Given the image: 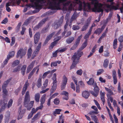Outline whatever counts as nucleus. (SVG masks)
Segmentation results:
<instances>
[{"label": "nucleus", "instance_id": "12", "mask_svg": "<svg viewBox=\"0 0 123 123\" xmlns=\"http://www.w3.org/2000/svg\"><path fill=\"white\" fill-rule=\"evenodd\" d=\"M68 79L65 75L63 76L62 82L61 86V90H63L65 88L68 81Z\"/></svg>", "mask_w": 123, "mask_h": 123}, {"label": "nucleus", "instance_id": "41", "mask_svg": "<svg viewBox=\"0 0 123 123\" xmlns=\"http://www.w3.org/2000/svg\"><path fill=\"white\" fill-rule=\"evenodd\" d=\"M32 18V17H31L29 18L25 21L24 24V25H27L29 23L30 21Z\"/></svg>", "mask_w": 123, "mask_h": 123}, {"label": "nucleus", "instance_id": "33", "mask_svg": "<svg viewBox=\"0 0 123 123\" xmlns=\"http://www.w3.org/2000/svg\"><path fill=\"white\" fill-rule=\"evenodd\" d=\"M81 37L82 35H81L76 40L74 44L77 46L79 44L80 41Z\"/></svg>", "mask_w": 123, "mask_h": 123}, {"label": "nucleus", "instance_id": "42", "mask_svg": "<svg viewBox=\"0 0 123 123\" xmlns=\"http://www.w3.org/2000/svg\"><path fill=\"white\" fill-rule=\"evenodd\" d=\"M10 115V112L9 111H7L6 112V115H5V117L7 118L6 119H5L6 123H8V118L9 117Z\"/></svg>", "mask_w": 123, "mask_h": 123}, {"label": "nucleus", "instance_id": "40", "mask_svg": "<svg viewBox=\"0 0 123 123\" xmlns=\"http://www.w3.org/2000/svg\"><path fill=\"white\" fill-rule=\"evenodd\" d=\"M24 99L30 100V96L29 91H27L26 92Z\"/></svg>", "mask_w": 123, "mask_h": 123}, {"label": "nucleus", "instance_id": "26", "mask_svg": "<svg viewBox=\"0 0 123 123\" xmlns=\"http://www.w3.org/2000/svg\"><path fill=\"white\" fill-rule=\"evenodd\" d=\"M42 75H40L37 82V86L38 87H40L42 86Z\"/></svg>", "mask_w": 123, "mask_h": 123}, {"label": "nucleus", "instance_id": "53", "mask_svg": "<svg viewBox=\"0 0 123 123\" xmlns=\"http://www.w3.org/2000/svg\"><path fill=\"white\" fill-rule=\"evenodd\" d=\"M91 32L88 31V32L85 36L84 37V39H86V40H87V39L88 38L89 36L91 35Z\"/></svg>", "mask_w": 123, "mask_h": 123}, {"label": "nucleus", "instance_id": "54", "mask_svg": "<svg viewBox=\"0 0 123 123\" xmlns=\"http://www.w3.org/2000/svg\"><path fill=\"white\" fill-rule=\"evenodd\" d=\"M32 52V50L31 48H30L28 50L27 55L28 56V57H30L31 55Z\"/></svg>", "mask_w": 123, "mask_h": 123}, {"label": "nucleus", "instance_id": "9", "mask_svg": "<svg viewBox=\"0 0 123 123\" xmlns=\"http://www.w3.org/2000/svg\"><path fill=\"white\" fill-rule=\"evenodd\" d=\"M22 106L21 105L19 107L18 113L19 115L18 117V119L19 120L21 119L23 116L24 114L25 113V109H22Z\"/></svg>", "mask_w": 123, "mask_h": 123}, {"label": "nucleus", "instance_id": "62", "mask_svg": "<svg viewBox=\"0 0 123 123\" xmlns=\"http://www.w3.org/2000/svg\"><path fill=\"white\" fill-rule=\"evenodd\" d=\"M98 112L97 111H90L89 114L90 115H92L95 114H98Z\"/></svg>", "mask_w": 123, "mask_h": 123}, {"label": "nucleus", "instance_id": "43", "mask_svg": "<svg viewBox=\"0 0 123 123\" xmlns=\"http://www.w3.org/2000/svg\"><path fill=\"white\" fill-rule=\"evenodd\" d=\"M20 62L19 60H16L12 64V67H14L18 65L19 63Z\"/></svg>", "mask_w": 123, "mask_h": 123}, {"label": "nucleus", "instance_id": "17", "mask_svg": "<svg viewBox=\"0 0 123 123\" xmlns=\"http://www.w3.org/2000/svg\"><path fill=\"white\" fill-rule=\"evenodd\" d=\"M78 16V14L76 11H74L73 14L72 15L71 19L69 20V23L71 24L72 22L74 20H76Z\"/></svg>", "mask_w": 123, "mask_h": 123}, {"label": "nucleus", "instance_id": "50", "mask_svg": "<svg viewBox=\"0 0 123 123\" xmlns=\"http://www.w3.org/2000/svg\"><path fill=\"white\" fill-rule=\"evenodd\" d=\"M61 111V110L60 109H57L55 110V111L53 113L54 114V115L56 116L55 114H60V112Z\"/></svg>", "mask_w": 123, "mask_h": 123}, {"label": "nucleus", "instance_id": "64", "mask_svg": "<svg viewBox=\"0 0 123 123\" xmlns=\"http://www.w3.org/2000/svg\"><path fill=\"white\" fill-rule=\"evenodd\" d=\"M118 40L120 43L123 42V34L119 37Z\"/></svg>", "mask_w": 123, "mask_h": 123}, {"label": "nucleus", "instance_id": "7", "mask_svg": "<svg viewBox=\"0 0 123 123\" xmlns=\"http://www.w3.org/2000/svg\"><path fill=\"white\" fill-rule=\"evenodd\" d=\"M63 19L64 17L63 16H62L58 21L55 23L53 26L54 29H56L61 26L63 22Z\"/></svg>", "mask_w": 123, "mask_h": 123}, {"label": "nucleus", "instance_id": "10", "mask_svg": "<svg viewBox=\"0 0 123 123\" xmlns=\"http://www.w3.org/2000/svg\"><path fill=\"white\" fill-rule=\"evenodd\" d=\"M26 53V52L25 50L23 48H20L17 53L16 57L18 58L20 56V58H21L23 56H24Z\"/></svg>", "mask_w": 123, "mask_h": 123}, {"label": "nucleus", "instance_id": "55", "mask_svg": "<svg viewBox=\"0 0 123 123\" xmlns=\"http://www.w3.org/2000/svg\"><path fill=\"white\" fill-rule=\"evenodd\" d=\"M48 26H46L45 28H43L41 31L42 33H45L47 32L48 31Z\"/></svg>", "mask_w": 123, "mask_h": 123}, {"label": "nucleus", "instance_id": "13", "mask_svg": "<svg viewBox=\"0 0 123 123\" xmlns=\"http://www.w3.org/2000/svg\"><path fill=\"white\" fill-rule=\"evenodd\" d=\"M119 6L117 5V6H111L110 5H108L107 6V9H105V10L107 12H108L109 11L112 9H114L116 10L118 9V7Z\"/></svg>", "mask_w": 123, "mask_h": 123}, {"label": "nucleus", "instance_id": "2", "mask_svg": "<svg viewBox=\"0 0 123 123\" xmlns=\"http://www.w3.org/2000/svg\"><path fill=\"white\" fill-rule=\"evenodd\" d=\"M63 1L61 2L63 4V6L62 10L64 13H66V11L68 10L69 11L67 13L65 19H66L69 20V15L70 13V12L72 10V4L70 3V1H67L66 0H63Z\"/></svg>", "mask_w": 123, "mask_h": 123}, {"label": "nucleus", "instance_id": "25", "mask_svg": "<svg viewBox=\"0 0 123 123\" xmlns=\"http://www.w3.org/2000/svg\"><path fill=\"white\" fill-rule=\"evenodd\" d=\"M100 94L101 99L102 101L103 102V104L104 105L105 102V93L104 92H102V91H101L100 92Z\"/></svg>", "mask_w": 123, "mask_h": 123}, {"label": "nucleus", "instance_id": "15", "mask_svg": "<svg viewBox=\"0 0 123 123\" xmlns=\"http://www.w3.org/2000/svg\"><path fill=\"white\" fill-rule=\"evenodd\" d=\"M40 33L39 32H37L34 36V40L35 44L37 43L40 39Z\"/></svg>", "mask_w": 123, "mask_h": 123}, {"label": "nucleus", "instance_id": "22", "mask_svg": "<svg viewBox=\"0 0 123 123\" xmlns=\"http://www.w3.org/2000/svg\"><path fill=\"white\" fill-rule=\"evenodd\" d=\"M82 95L84 98L87 99L90 96V93L88 91H85L82 92Z\"/></svg>", "mask_w": 123, "mask_h": 123}, {"label": "nucleus", "instance_id": "44", "mask_svg": "<svg viewBox=\"0 0 123 123\" xmlns=\"http://www.w3.org/2000/svg\"><path fill=\"white\" fill-rule=\"evenodd\" d=\"M48 79H46L45 80L43 84V86L42 87V89H44L48 85Z\"/></svg>", "mask_w": 123, "mask_h": 123}, {"label": "nucleus", "instance_id": "56", "mask_svg": "<svg viewBox=\"0 0 123 123\" xmlns=\"http://www.w3.org/2000/svg\"><path fill=\"white\" fill-rule=\"evenodd\" d=\"M69 21H70L69 20H67L66 23L64 27V30H65L67 31V28L68 25V23L69 22Z\"/></svg>", "mask_w": 123, "mask_h": 123}, {"label": "nucleus", "instance_id": "18", "mask_svg": "<svg viewBox=\"0 0 123 123\" xmlns=\"http://www.w3.org/2000/svg\"><path fill=\"white\" fill-rule=\"evenodd\" d=\"M80 58L77 56V53H74V55H73L71 58V59L73 62L77 63L79 62Z\"/></svg>", "mask_w": 123, "mask_h": 123}, {"label": "nucleus", "instance_id": "46", "mask_svg": "<svg viewBox=\"0 0 123 123\" xmlns=\"http://www.w3.org/2000/svg\"><path fill=\"white\" fill-rule=\"evenodd\" d=\"M20 66H18L14 69L13 71V72L16 73L19 71L20 70Z\"/></svg>", "mask_w": 123, "mask_h": 123}, {"label": "nucleus", "instance_id": "38", "mask_svg": "<svg viewBox=\"0 0 123 123\" xmlns=\"http://www.w3.org/2000/svg\"><path fill=\"white\" fill-rule=\"evenodd\" d=\"M45 100V95H43L41 97L40 99V102L41 104H44Z\"/></svg>", "mask_w": 123, "mask_h": 123}, {"label": "nucleus", "instance_id": "5", "mask_svg": "<svg viewBox=\"0 0 123 123\" xmlns=\"http://www.w3.org/2000/svg\"><path fill=\"white\" fill-rule=\"evenodd\" d=\"M92 10L95 12H101L102 15L103 11V5L101 4L95 3L94 5V7L92 9Z\"/></svg>", "mask_w": 123, "mask_h": 123}, {"label": "nucleus", "instance_id": "19", "mask_svg": "<svg viewBox=\"0 0 123 123\" xmlns=\"http://www.w3.org/2000/svg\"><path fill=\"white\" fill-rule=\"evenodd\" d=\"M29 83H28V81L27 80L25 82L24 86L23 87L22 93L23 95L25 94L27 87L29 86Z\"/></svg>", "mask_w": 123, "mask_h": 123}, {"label": "nucleus", "instance_id": "34", "mask_svg": "<svg viewBox=\"0 0 123 123\" xmlns=\"http://www.w3.org/2000/svg\"><path fill=\"white\" fill-rule=\"evenodd\" d=\"M40 95L39 93H37L35 94V99L36 101L38 102L39 101Z\"/></svg>", "mask_w": 123, "mask_h": 123}, {"label": "nucleus", "instance_id": "59", "mask_svg": "<svg viewBox=\"0 0 123 123\" xmlns=\"http://www.w3.org/2000/svg\"><path fill=\"white\" fill-rule=\"evenodd\" d=\"M13 102V101L12 99H11L9 101L7 107L8 108H9L12 105V103Z\"/></svg>", "mask_w": 123, "mask_h": 123}, {"label": "nucleus", "instance_id": "30", "mask_svg": "<svg viewBox=\"0 0 123 123\" xmlns=\"http://www.w3.org/2000/svg\"><path fill=\"white\" fill-rule=\"evenodd\" d=\"M26 68V66L25 65H24L21 69V72L23 76L25 75Z\"/></svg>", "mask_w": 123, "mask_h": 123}, {"label": "nucleus", "instance_id": "60", "mask_svg": "<svg viewBox=\"0 0 123 123\" xmlns=\"http://www.w3.org/2000/svg\"><path fill=\"white\" fill-rule=\"evenodd\" d=\"M62 95H64L66 96H68V93L66 91H63L61 93Z\"/></svg>", "mask_w": 123, "mask_h": 123}, {"label": "nucleus", "instance_id": "52", "mask_svg": "<svg viewBox=\"0 0 123 123\" xmlns=\"http://www.w3.org/2000/svg\"><path fill=\"white\" fill-rule=\"evenodd\" d=\"M80 28V27L78 25H74L73 26L72 29L74 30H78Z\"/></svg>", "mask_w": 123, "mask_h": 123}, {"label": "nucleus", "instance_id": "11", "mask_svg": "<svg viewBox=\"0 0 123 123\" xmlns=\"http://www.w3.org/2000/svg\"><path fill=\"white\" fill-rule=\"evenodd\" d=\"M48 19L47 18H46L42 19L39 23L36 25L33 29L34 30H36L41 27L45 23Z\"/></svg>", "mask_w": 123, "mask_h": 123}, {"label": "nucleus", "instance_id": "1", "mask_svg": "<svg viewBox=\"0 0 123 123\" xmlns=\"http://www.w3.org/2000/svg\"><path fill=\"white\" fill-rule=\"evenodd\" d=\"M47 2L45 3L44 5H48L49 8L51 9L43 15L44 16L51 15L56 12V10L59 8L60 3L63 1V0H47Z\"/></svg>", "mask_w": 123, "mask_h": 123}, {"label": "nucleus", "instance_id": "58", "mask_svg": "<svg viewBox=\"0 0 123 123\" xmlns=\"http://www.w3.org/2000/svg\"><path fill=\"white\" fill-rule=\"evenodd\" d=\"M60 102L59 99L58 98H55L54 100V104L56 105H58L59 104Z\"/></svg>", "mask_w": 123, "mask_h": 123}, {"label": "nucleus", "instance_id": "45", "mask_svg": "<svg viewBox=\"0 0 123 123\" xmlns=\"http://www.w3.org/2000/svg\"><path fill=\"white\" fill-rule=\"evenodd\" d=\"M117 39H115L114 40L113 44V48L115 49L117 47Z\"/></svg>", "mask_w": 123, "mask_h": 123}, {"label": "nucleus", "instance_id": "23", "mask_svg": "<svg viewBox=\"0 0 123 123\" xmlns=\"http://www.w3.org/2000/svg\"><path fill=\"white\" fill-rule=\"evenodd\" d=\"M39 67V66H37L36 67L34 68L30 73L28 76V79H30L32 76L34 72L36 71V70L37 69V68Z\"/></svg>", "mask_w": 123, "mask_h": 123}, {"label": "nucleus", "instance_id": "8", "mask_svg": "<svg viewBox=\"0 0 123 123\" xmlns=\"http://www.w3.org/2000/svg\"><path fill=\"white\" fill-rule=\"evenodd\" d=\"M95 85V86H93L94 87V88L93 89L94 92L92 91H90V93L94 96L95 97H96L98 94L99 88L97 86V84Z\"/></svg>", "mask_w": 123, "mask_h": 123}, {"label": "nucleus", "instance_id": "51", "mask_svg": "<svg viewBox=\"0 0 123 123\" xmlns=\"http://www.w3.org/2000/svg\"><path fill=\"white\" fill-rule=\"evenodd\" d=\"M14 51H12L10 52L9 54L7 56H9V57L10 58L14 56Z\"/></svg>", "mask_w": 123, "mask_h": 123}, {"label": "nucleus", "instance_id": "14", "mask_svg": "<svg viewBox=\"0 0 123 123\" xmlns=\"http://www.w3.org/2000/svg\"><path fill=\"white\" fill-rule=\"evenodd\" d=\"M90 23V19L89 18L87 19L86 23L84 26L82 27L81 30V31H83L86 30L88 27Z\"/></svg>", "mask_w": 123, "mask_h": 123}, {"label": "nucleus", "instance_id": "47", "mask_svg": "<svg viewBox=\"0 0 123 123\" xmlns=\"http://www.w3.org/2000/svg\"><path fill=\"white\" fill-rule=\"evenodd\" d=\"M67 49V48L66 47L62 49L61 48H60L57 49V51H58V52H60V53H62L65 51Z\"/></svg>", "mask_w": 123, "mask_h": 123}, {"label": "nucleus", "instance_id": "6", "mask_svg": "<svg viewBox=\"0 0 123 123\" xmlns=\"http://www.w3.org/2000/svg\"><path fill=\"white\" fill-rule=\"evenodd\" d=\"M30 101V100L24 99L23 102L24 106L27 108V110H30L33 107L34 103V101H31L29 104Z\"/></svg>", "mask_w": 123, "mask_h": 123}, {"label": "nucleus", "instance_id": "28", "mask_svg": "<svg viewBox=\"0 0 123 123\" xmlns=\"http://www.w3.org/2000/svg\"><path fill=\"white\" fill-rule=\"evenodd\" d=\"M74 37H70L66 40V42L67 43L69 44L71 43L74 40Z\"/></svg>", "mask_w": 123, "mask_h": 123}, {"label": "nucleus", "instance_id": "49", "mask_svg": "<svg viewBox=\"0 0 123 123\" xmlns=\"http://www.w3.org/2000/svg\"><path fill=\"white\" fill-rule=\"evenodd\" d=\"M102 32V31L101 30V29L100 28H98L95 31L94 33H95L96 34H99Z\"/></svg>", "mask_w": 123, "mask_h": 123}, {"label": "nucleus", "instance_id": "35", "mask_svg": "<svg viewBox=\"0 0 123 123\" xmlns=\"http://www.w3.org/2000/svg\"><path fill=\"white\" fill-rule=\"evenodd\" d=\"M57 41L55 40L53 42H52L50 46L49 47V49L51 50L53 49V47L57 44Z\"/></svg>", "mask_w": 123, "mask_h": 123}, {"label": "nucleus", "instance_id": "24", "mask_svg": "<svg viewBox=\"0 0 123 123\" xmlns=\"http://www.w3.org/2000/svg\"><path fill=\"white\" fill-rule=\"evenodd\" d=\"M94 79L93 78H91L87 82V83L88 84L92 85L93 86H95V85L97 84L96 83L94 82Z\"/></svg>", "mask_w": 123, "mask_h": 123}, {"label": "nucleus", "instance_id": "16", "mask_svg": "<svg viewBox=\"0 0 123 123\" xmlns=\"http://www.w3.org/2000/svg\"><path fill=\"white\" fill-rule=\"evenodd\" d=\"M1 104V108L0 111H1L3 110H4L6 107V105L7 104V99H5L3 100L2 101Z\"/></svg>", "mask_w": 123, "mask_h": 123}, {"label": "nucleus", "instance_id": "20", "mask_svg": "<svg viewBox=\"0 0 123 123\" xmlns=\"http://www.w3.org/2000/svg\"><path fill=\"white\" fill-rule=\"evenodd\" d=\"M55 33V32H53L52 33L50 34L45 39L44 42V45L46 44L48 42V41L51 38L53 35Z\"/></svg>", "mask_w": 123, "mask_h": 123}, {"label": "nucleus", "instance_id": "36", "mask_svg": "<svg viewBox=\"0 0 123 123\" xmlns=\"http://www.w3.org/2000/svg\"><path fill=\"white\" fill-rule=\"evenodd\" d=\"M109 61L108 59H105L103 63V67L105 68H107L108 65Z\"/></svg>", "mask_w": 123, "mask_h": 123}, {"label": "nucleus", "instance_id": "3", "mask_svg": "<svg viewBox=\"0 0 123 123\" xmlns=\"http://www.w3.org/2000/svg\"><path fill=\"white\" fill-rule=\"evenodd\" d=\"M47 0H31L33 3L31 6L36 9L34 11L35 13L38 12L42 5V4L47 2Z\"/></svg>", "mask_w": 123, "mask_h": 123}, {"label": "nucleus", "instance_id": "29", "mask_svg": "<svg viewBox=\"0 0 123 123\" xmlns=\"http://www.w3.org/2000/svg\"><path fill=\"white\" fill-rule=\"evenodd\" d=\"M87 40H86L82 45L81 47L79 48V50H82L85 48L87 45Z\"/></svg>", "mask_w": 123, "mask_h": 123}, {"label": "nucleus", "instance_id": "27", "mask_svg": "<svg viewBox=\"0 0 123 123\" xmlns=\"http://www.w3.org/2000/svg\"><path fill=\"white\" fill-rule=\"evenodd\" d=\"M40 112H39L36 114L32 118V120L33 122L37 120L39 118V116L40 115Z\"/></svg>", "mask_w": 123, "mask_h": 123}, {"label": "nucleus", "instance_id": "39", "mask_svg": "<svg viewBox=\"0 0 123 123\" xmlns=\"http://www.w3.org/2000/svg\"><path fill=\"white\" fill-rule=\"evenodd\" d=\"M10 3L9 2L7 3L6 5V9L8 12H10L11 11L10 8L9 7V6H10Z\"/></svg>", "mask_w": 123, "mask_h": 123}, {"label": "nucleus", "instance_id": "31", "mask_svg": "<svg viewBox=\"0 0 123 123\" xmlns=\"http://www.w3.org/2000/svg\"><path fill=\"white\" fill-rule=\"evenodd\" d=\"M91 117L92 119L95 122V123H99L98 122V119L96 116H91Z\"/></svg>", "mask_w": 123, "mask_h": 123}, {"label": "nucleus", "instance_id": "48", "mask_svg": "<svg viewBox=\"0 0 123 123\" xmlns=\"http://www.w3.org/2000/svg\"><path fill=\"white\" fill-rule=\"evenodd\" d=\"M56 85H53L52 86L51 89V93H53L55 91L56 89Z\"/></svg>", "mask_w": 123, "mask_h": 123}, {"label": "nucleus", "instance_id": "57", "mask_svg": "<svg viewBox=\"0 0 123 123\" xmlns=\"http://www.w3.org/2000/svg\"><path fill=\"white\" fill-rule=\"evenodd\" d=\"M41 44L42 43L41 42H40L38 44V45L37 46V48L36 49V50H38L39 51V50L40 49L41 47Z\"/></svg>", "mask_w": 123, "mask_h": 123}, {"label": "nucleus", "instance_id": "32", "mask_svg": "<svg viewBox=\"0 0 123 123\" xmlns=\"http://www.w3.org/2000/svg\"><path fill=\"white\" fill-rule=\"evenodd\" d=\"M105 90L107 92L109 93L108 94L110 95L111 96V95H114V93L111 90L106 87H105Z\"/></svg>", "mask_w": 123, "mask_h": 123}, {"label": "nucleus", "instance_id": "37", "mask_svg": "<svg viewBox=\"0 0 123 123\" xmlns=\"http://www.w3.org/2000/svg\"><path fill=\"white\" fill-rule=\"evenodd\" d=\"M82 50H79V49L77 51V56H78L80 58V57L83 54L82 52L81 51Z\"/></svg>", "mask_w": 123, "mask_h": 123}, {"label": "nucleus", "instance_id": "21", "mask_svg": "<svg viewBox=\"0 0 123 123\" xmlns=\"http://www.w3.org/2000/svg\"><path fill=\"white\" fill-rule=\"evenodd\" d=\"M35 61H33L27 67L26 71L27 73H29L33 67Z\"/></svg>", "mask_w": 123, "mask_h": 123}, {"label": "nucleus", "instance_id": "63", "mask_svg": "<svg viewBox=\"0 0 123 123\" xmlns=\"http://www.w3.org/2000/svg\"><path fill=\"white\" fill-rule=\"evenodd\" d=\"M104 70L103 69L99 70L97 72V75H99L102 73L104 72Z\"/></svg>", "mask_w": 123, "mask_h": 123}, {"label": "nucleus", "instance_id": "61", "mask_svg": "<svg viewBox=\"0 0 123 123\" xmlns=\"http://www.w3.org/2000/svg\"><path fill=\"white\" fill-rule=\"evenodd\" d=\"M77 63H76L73 62L72 65L70 67V69H71L75 67Z\"/></svg>", "mask_w": 123, "mask_h": 123}, {"label": "nucleus", "instance_id": "4", "mask_svg": "<svg viewBox=\"0 0 123 123\" xmlns=\"http://www.w3.org/2000/svg\"><path fill=\"white\" fill-rule=\"evenodd\" d=\"M78 9L79 10H81L83 9L84 11L88 12L91 11V8L90 4H86L84 2L80 1Z\"/></svg>", "mask_w": 123, "mask_h": 123}]
</instances>
